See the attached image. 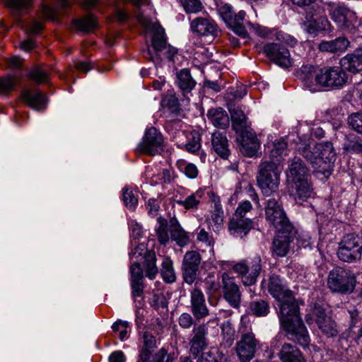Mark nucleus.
<instances>
[{
	"label": "nucleus",
	"instance_id": "obj_10",
	"mask_svg": "<svg viewBox=\"0 0 362 362\" xmlns=\"http://www.w3.org/2000/svg\"><path fill=\"white\" fill-rule=\"evenodd\" d=\"M265 216L276 229V231L288 232L293 229V226L289 221L281 206L275 199H269L265 206Z\"/></svg>",
	"mask_w": 362,
	"mask_h": 362
},
{
	"label": "nucleus",
	"instance_id": "obj_8",
	"mask_svg": "<svg viewBox=\"0 0 362 362\" xmlns=\"http://www.w3.org/2000/svg\"><path fill=\"white\" fill-rule=\"evenodd\" d=\"M152 45L156 52L155 56L152 54L149 49L144 52V56L151 59L156 65L159 64L160 60L158 53L163 54L169 60H173V57L177 52L175 47L167 43L164 30L160 27L155 29L152 38Z\"/></svg>",
	"mask_w": 362,
	"mask_h": 362
},
{
	"label": "nucleus",
	"instance_id": "obj_13",
	"mask_svg": "<svg viewBox=\"0 0 362 362\" xmlns=\"http://www.w3.org/2000/svg\"><path fill=\"white\" fill-rule=\"evenodd\" d=\"M163 136L155 127L146 129L142 141L138 145V149L143 153L154 156L163 151Z\"/></svg>",
	"mask_w": 362,
	"mask_h": 362
},
{
	"label": "nucleus",
	"instance_id": "obj_9",
	"mask_svg": "<svg viewBox=\"0 0 362 362\" xmlns=\"http://www.w3.org/2000/svg\"><path fill=\"white\" fill-rule=\"evenodd\" d=\"M302 27L305 32L312 35H316L321 31L331 30V24L320 6L312 7L306 12Z\"/></svg>",
	"mask_w": 362,
	"mask_h": 362
},
{
	"label": "nucleus",
	"instance_id": "obj_3",
	"mask_svg": "<svg viewBox=\"0 0 362 362\" xmlns=\"http://www.w3.org/2000/svg\"><path fill=\"white\" fill-rule=\"evenodd\" d=\"M298 149L311 163L313 173L318 179L323 180L331 175L335 160L332 143L327 141L313 144H299Z\"/></svg>",
	"mask_w": 362,
	"mask_h": 362
},
{
	"label": "nucleus",
	"instance_id": "obj_30",
	"mask_svg": "<svg viewBox=\"0 0 362 362\" xmlns=\"http://www.w3.org/2000/svg\"><path fill=\"white\" fill-rule=\"evenodd\" d=\"M349 46V41L344 37H340L332 40H323L318 49L321 52L329 53H338L344 52Z\"/></svg>",
	"mask_w": 362,
	"mask_h": 362
},
{
	"label": "nucleus",
	"instance_id": "obj_59",
	"mask_svg": "<svg viewBox=\"0 0 362 362\" xmlns=\"http://www.w3.org/2000/svg\"><path fill=\"white\" fill-rule=\"evenodd\" d=\"M197 240L206 244V245L211 247V250H213V245L214 243V238L210 235L204 228H201L197 233Z\"/></svg>",
	"mask_w": 362,
	"mask_h": 362
},
{
	"label": "nucleus",
	"instance_id": "obj_49",
	"mask_svg": "<svg viewBox=\"0 0 362 362\" xmlns=\"http://www.w3.org/2000/svg\"><path fill=\"white\" fill-rule=\"evenodd\" d=\"M178 168L181 171H183L187 177L189 178H195L198 175V169L193 163H187L184 160L178 163Z\"/></svg>",
	"mask_w": 362,
	"mask_h": 362
},
{
	"label": "nucleus",
	"instance_id": "obj_4",
	"mask_svg": "<svg viewBox=\"0 0 362 362\" xmlns=\"http://www.w3.org/2000/svg\"><path fill=\"white\" fill-rule=\"evenodd\" d=\"M238 332L240 339L236 343L235 352L240 362H250L255 356L259 341L256 339L247 317H241Z\"/></svg>",
	"mask_w": 362,
	"mask_h": 362
},
{
	"label": "nucleus",
	"instance_id": "obj_48",
	"mask_svg": "<svg viewBox=\"0 0 362 362\" xmlns=\"http://www.w3.org/2000/svg\"><path fill=\"white\" fill-rule=\"evenodd\" d=\"M201 261L200 255L195 251L188 252L185 255L182 266L199 268Z\"/></svg>",
	"mask_w": 362,
	"mask_h": 362
},
{
	"label": "nucleus",
	"instance_id": "obj_50",
	"mask_svg": "<svg viewBox=\"0 0 362 362\" xmlns=\"http://www.w3.org/2000/svg\"><path fill=\"white\" fill-rule=\"evenodd\" d=\"M221 332L224 339L228 343L231 344L233 341L235 332L230 321L227 320L223 323Z\"/></svg>",
	"mask_w": 362,
	"mask_h": 362
},
{
	"label": "nucleus",
	"instance_id": "obj_53",
	"mask_svg": "<svg viewBox=\"0 0 362 362\" xmlns=\"http://www.w3.org/2000/svg\"><path fill=\"white\" fill-rule=\"evenodd\" d=\"M348 124L353 129L362 134V112L350 115L348 118Z\"/></svg>",
	"mask_w": 362,
	"mask_h": 362
},
{
	"label": "nucleus",
	"instance_id": "obj_2",
	"mask_svg": "<svg viewBox=\"0 0 362 362\" xmlns=\"http://www.w3.org/2000/svg\"><path fill=\"white\" fill-rule=\"evenodd\" d=\"M298 76L304 87L313 93L323 88L341 87L348 80L341 66L320 67L312 64H303L298 71Z\"/></svg>",
	"mask_w": 362,
	"mask_h": 362
},
{
	"label": "nucleus",
	"instance_id": "obj_23",
	"mask_svg": "<svg viewBox=\"0 0 362 362\" xmlns=\"http://www.w3.org/2000/svg\"><path fill=\"white\" fill-rule=\"evenodd\" d=\"M276 235L273 241L272 252L279 257H284L287 255L290 243L293 239V229L288 232L276 231Z\"/></svg>",
	"mask_w": 362,
	"mask_h": 362
},
{
	"label": "nucleus",
	"instance_id": "obj_22",
	"mask_svg": "<svg viewBox=\"0 0 362 362\" xmlns=\"http://www.w3.org/2000/svg\"><path fill=\"white\" fill-rule=\"evenodd\" d=\"M313 315L316 317V322L318 327L324 334L328 337H334L337 334L334 322L326 315L324 309L321 307H315Z\"/></svg>",
	"mask_w": 362,
	"mask_h": 362
},
{
	"label": "nucleus",
	"instance_id": "obj_26",
	"mask_svg": "<svg viewBox=\"0 0 362 362\" xmlns=\"http://www.w3.org/2000/svg\"><path fill=\"white\" fill-rule=\"evenodd\" d=\"M192 312L197 319H201L208 315L209 311L205 303V298L200 289L194 288L191 292Z\"/></svg>",
	"mask_w": 362,
	"mask_h": 362
},
{
	"label": "nucleus",
	"instance_id": "obj_58",
	"mask_svg": "<svg viewBox=\"0 0 362 362\" xmlns=\"http://www.w3.org/2000/svg\"><path fill=\"white\" fill-rule=\"evenodd\" d=\"M344 149L350 153L362 152V144L357 140L347 139L344 144Z\"/></svg>",
	"mask_w": 362,
	"mask_h": 362
},
{
	"label": "nucleus",
	"instance_id": "obj_19",
	"mask_svg": "<svg viewBox=\"0 0 362 362\" xmlns=\"http://www.w3.org/2000/svg\"><path fill=\"white\" fill-rule=\"evenodd\" d=\"M21 100L30 108L40 111L46 108L47 98L45 94L37 88L23 90Z\"/></svg>",
	"mask_w": 362,
	"mask_h": 362
},
{
	"label": "nucleus",
	"instance_id": "obj_24",
	"mask_svg": "<svg viewBox=\"0 0 362 362\" xmlns=\"http://www.w3.org/2000/svg\"><path fill=\"white\" fill-rule=\"evenodd\" d=\"M240 142L243 153L247 157L254 156L257 152L260 143L255 132L252 130L245 129L240 132Z\"/></svg>",
	"mask_w": 362,
	"mask_h": 362
},
{
	"label": "nucleus",
	"instance_id": "obj_43",
	"mask_svg": "<svg viewBox=\"0 0 362 362\" xmlns=\"http://www.w3.org/2000/svg\"><path fill=\"white\" fill-rule=\"evenodd\" d=\"M74 24L77 29L86 33L91 31L97 26L96 19L92 15L76 20Z\"/></svg>",
	"mask_w": 362,
	"mask_h": 362
},
{
	"label": "nucleus",
	"instance_id": "obj_60",
	"mask_svg": "<svg viewBox=\"0 0 362 362\" xmlns=\"http://www.w3.org/2000/svg\"><path fill=\"white\" fill-rule=\"evenodd\" d=\"M132 295L134 299L141 297L143 294V280L131 281Z\"/></svg>",
	"mask_w": 362,
	"mask_h": 362
},
{
	"label": "nucleus",
	"instance_id": "obj_45",
	"mask_svg": "<svg viewBox=\"0 0 362 362\" xmlns=\"http://www.w3.org/2000/svg\"><path fill=\"white\" fill-rule=\"evenodd\" d=\"M18 82L16 76L7 75L0 78V94H6L12 91Z\"/></svg>",
	"mask_w": 362,
	"mask_h": 362
},
{
	"label": "nucleus",
	"instance_id": "obj_12",
	"mask_svg": "<svg viewBox=\"0 0 362 362\" xmlns=\"http://www.w3.org/2000/svg\"><path fill=\"white\" fill-rule=\"evenodd\" d=\"M218 12L228 26L247 42L249 35L243 22L245 12L240 11L238 13H234L232 6L227 4L221 5Z\"/></svg>",
	"mask_w": 362,
	"mask_h": 362
},
{
	"label": "nucleus",
	"instance_id": "obj_51",
	"mask_svg": "<svg viewBox=\"0 0 362 362\" xmlns=\"http://www.w3.org/2000/svg\"><path fill=\"white\" fill-rule=\"evenodd\" d=\"M247 24L253 29L257 35L262 37L273 39V36H275V31H277L276 30H269L259 25H252L250 22H247Z\"/></svg>",
	"mask_w": 362,
	"mask_h": 362
},
{
	"label": "nucleus",
	"instance_id": "obj_36",
	"mask_svg": "<svg viewBox=\"0 0 362 362\" xmlns=\"http://www.w3.org/2000/svg\"><path fill=\"white\" fill-rule=\"evenodd\" d=\"M233 129L236 132H241L247 127V117L244 112L238 107H233L229 109Z\"/></svg>",
	"mask_w": 362,
	"mask_h": 362
},
{
	"label": "nucleus",
	"instance_id": "obj_32",
	"mask_svg": "<svg viewBox=\"0 0 362 362\" xmlns=\"http://www.w3.org/2000/svg\"><path fill=\"white\" fill-rule=\"evenodd\" d=\"M252 228V222L250 218H233L229 223L230 233L235 237H243Z\"/></svg>",
	"mask_w": 362,
	"mask_h": 362
},
{
	"label": "nucleus",
	"instance_id": "obj_5",
	"mask_svg": "<svg viewBox=\"0 0 362 362\" xmlns=\"http://www.w3.org/2000/svg\"><path fill=\"white\" fill-rule=\"evenodd\" d=\"M356 285V274L350 269L341 267L333 268L327 277V287L334 293H351Z\"/></svg>",
	"mask_w": 362,
	"mask_h": 362
},
{
	"label": "nucleus",
	"instance_id": "obj_64",
	"mask_svg": "<svg viewBox=\"0 0 362 362\" xmlns=\"http://www.w3.org/2000/svg\"><path fill=\"white\" fill-rule=\"evenodd\" d=\"M193 324V319L188 313H182L179 317V325L185 329H189Z\"/></svg>",
	"mask_w": 362,
	"mask_h": 362
},
{
	"label": "nucleus",
	"instance_id": "obj_25",
	"mask_svg": "<svg viewBox=\"0 0 362 362\" xmlns=\"http://www.w3.org/2000/svg\"><path fill=\"white\" fill-rule=\"evenodd\" d=\"M156 348L155 337L149 332H144L141 336V346L139 350V361L150 362L153 352Z\"/></svg>",
	"mask_w": 362,
	"mask_h": 362
},
{
	"label": "nucleus",
	"instance_id": "obj_7",
	"mask_svg": "<svg viewBox=\"0 0 362 362\" xmlns=\"http://www.w3.org/2000/svg\"><path fill=\"white\" fill-rule=\"evenodd\" d=\"M233 269L244 285H253L262 271V259L257 255L247 258L234 264Z\"/></svg>",
	"mask_w": 362,
	"mask_h": 362
},
{
	"label": "nucleus",
	"instance_id": "obj_14",
	"mask_svg": "<svg viewBox=\"0 0 362 362\" xmlns=\"http://www.w3.org/2000/svg\"><path fill=\"white\" fill-rule=\"evenodd\" d=\"M263 53L281 67L291 66L292 60L288 49L279 43H269L262 48Z\"/></svg>",
	"mask_w": 362,
	"mask_h": 362
},
{
	"label": "nucleus",
	"instance_id": "obj_55",
	"mask_svg": "<svg viewBox=\"0 0 362 362\" xmlns=\"http://www.w3.org/2000/svg\"><path fill=\"white\" fill-rule=\"evenodd\" d=\"M211 221L216 226V229H214L215 231L219 229V228L223 225V211L221 207L215 204V207L214 211L211 213Z\"/></svg>",
	"mask_w": 362,
	"mask_h": 362
},
{
	"label": "nucleus",
	"instance_id": "obj_44",
	"mask_svg": "<svg viewBox=\"0 0 362 362\" xmlns=\"http://www.w3.org/2000/svg\"><path fill=\"white\" fill-rule=\"evenodd\" d=\"M202 196L203 192L202 191H197L187 197L184 200L179 201L178 204L187 209H197Z\"/></svg>",
	"mask_w": 362,
	"mask_h": 362
},
{
	"label": "nucleus",
	"instance_id": "obj_21",
	"mask_svg": "<svg viewBox=\"0 0 362 362\" xmlns=\"http://www.w3.org/2000/svg\"><path fill=\"white\" fill-rule=\"evenodd\" d=\"M286 177L289 182L300 181L309 177V170L300 158L295 157L289 161Z\"/></svg>",
	"mask_w": 362,
	"mask_h": 362
},
{
	"label": "nucleus",
	"instance_id": "obj_40",
	"mask_svg": "<svg viewBox=\"0 0 362 362\" xmlns=\"http://www.w3.org/2000/svg\"><path fill=\"white\" fill-rule=\"evenodd\" d=\"M250 313L257 317H265L270 310L269 303L264 300H253L250 303Z\"/></svg>",
	"mask_w": 362,
	"mask_h": 362
},
{
	"label": "nucleus",
	"instance_id": "obj_57",
	"mask_svg": "<svg viewBox=\"0 0 362 362\" xmlns=\"http://www.w3.org/2000/svg\"><path fill=\"white\" fill-rule=\"evenodd\" d=\"M173 356L168 354L164 348L159 349L151 359L152 362H173Z\"/></svg>",
	"mask_w": 362,
	"mask_h": 362
},
{
	"label": "nucleus",
	"instance_id": "obj_28",
	"mask_svg": "<svg viewBox=\"0 0 362 362\" xmlns=\"http://www.w3.org/2000/svg\"><path fill=\"white\" fill-rule=\"evenodd\" d=\"M281 362H305L301 351L289 343H284L278 354Z\"/></svg>",
	"mask_w": 362,
	"mask_h": 362
},
{
	"label": "nucleus",
	"instance_id": "obj_46",
	"mask_svg": "<svg viewBox=\"0 0 362 362\" xmlns=\"http://www.w3.org/2000/svg\"><path fill=\"white\" fill-rule=\"evenodd\" d=\"M28 77L35 81L37 83H47L49 81L48 73L42 67H35L28 74Z\"/></svg>",
	"mask_w": 362,
	"mask_h": 362
},
{
	"label": "nucleus",
	"instance_id": "obj_15",
	"mask_svg": "<svg viewBox=\"0 0 362 362\" xmlns=\"http://www.w3.org/2000/svg\"><path fill=\"white\" fill-rule=\"evenodd\" d=\"M329 15L332 20L344 30H351L356 21L355 12L343 4L333 6Z\"/></svg>",
	"mask_w": 362,
	"mask_h": 362
},
{
	"label": "nucleus",
	"instance_id": "obj_41",
	"mask_svg": "<svg viewBox=\"0 0 362 362\" xmlns=\"http://www.w3.org/2000/svg\"><path fill=\"white\" fill-rule=\"evenodd\" d=\"M123 192V201L129 210H134L138 204L139 192L136 189L124 187Z\"/></svg>",
	"mask_w": 362,
	"mask_h": 362
},
{
	"label": "nucleus",
	"instance_id": "obj_39",
	"mask_svg": "<svg viewBox=\"0 0 362 362\" xmlns=\"http://www.w3.org/2000/svg\"><path fill=\"white\" fill-rule=\"evenodd\" d=\"M158 226L156 228L157 238L161 245H166L170 240L168 223L167 220L159 217L157 219Z\"/></svg>",
	"mask_w": 362,
	"mask_h": 362
},
{
	"label": "nucleus",
	"instance_id": "obj_27",
	"mask_svg": "<svg viewBox=\"0 0 362 362\" xmlns=\"http://www.w3.org/2000/svg\"><path fill=\"white\" fill-rule=\"evenodd\" d=\"M177 138L185 136L187 139L186 142L177 141L178 147L183 148L189 153H196L201 148V135L198 131L193 130L188 133L181 132L177 133Z\"/></svg>",
	"mask_w": 362,
	"mask_h": 362
},
{
	"label": "nucleus",
	"instance_id": "obj_11",
	"mask_svg": "<svg viewBox=\"0 0 362 362\" xmlns=\"http://www.w3.org/2000/svg\"><path fill=\"white\" fill-rule=\"evenodd\" d=\"M362 255V238L354 233L344 236L339 243L338 257L347 262L359 259Z\"/></svg>",
	"mask_w": 362,
	"mask_h": 362
},
{
	"label": "nucleus",
	"instance_id": "obj_63",
	"mask_svg": "<svg viewBox=\"0 0 362 362\" xmlns=\"http://www.w3.org/2000/svg\"><path fill=\"white\" fill-rule=\"evenodd\" d=\"M23 28L32 34H37L42 29V24L38 21H33L23 25Z\"/></svg>",
	"mask_w": 362,
	"mask_h": 362
},
{
	"label": "nucleus",
	"instance_id": "obj_17",
	"mask_svg": "<svg viewBox=\"0 0 362 362\" xmlns=\"http://www.w3.org/2000/svg\"><path fill=\"white\" fill-rule=\"evenodd\" d=\"M223 296L226 300L233 308H238L240 304L241 293L239 286L233 277L227 273L222 275Z\"/></svg>",
	"mask_w": 362,
	"mask_h": 362
},
{
	"label": "nucleus",
	"instance_id": "obj_1",
	"mask_svg": "<svg viewBox=\"0 0 362 362\" xmlns=\"http://www.w3.org/2000/svg\"><path fill=\"white\" fill-rule=\"evenodd\" d=\"M267 290L279 303L278 316L288 339L298 342L303 348L308 347L310 338L299 315L298 306L292 291L288 289L284 279L274 274L269 278Z\"/></svg>",
	"mask_w": 362,
	"mask_h": 362
},
{
	"label": "nucleus",
	"instance_id": "obj_62",
	"mask_svg": "<svg viewBox=\"0 0 362 362\" xmlns=\"http://www.w3.org/2000/svg\"><path fill=\"white\" fill-rule=\"evenodd\" d=\"M275 37L276 40H282L291 47H294L297 44L296 39L282 32L275 31Z\"/></svg>",
	"mask_w": 362,
	"mask_h": 362
},
{
	"label": "nucleus",
	"instance_id": "obj_61",
	"mask_svg": "<svg viewBox=\"0 0 362 362\" xmlns=\"http://www.w3.org/2000/svg\"><path fill=\"white\" fill-rule=\"evenodd\" d=\"M131 281L143 280V272L139 263H133L130 267Z\"/></svg>",
	"mask_w": 362,
	"mask_h": 362
},
{
	"label": "nucleus",
	"instance_id": "obj_35",
	"mask_svg": "<svg viewBox=\"0 0 362 362\" xmlns=\"http://www.w3.org/2000/svg\"><path fill=\"white\" fill-rule=\"evenodd\" d=\"M287 155V143L284 139H280L274 142L272 148L270 151L269 160H266L265 162L273 163L279 160V166H282V160Z\"/></svg>",
	"mask_w": 362,
	"mask_h": 362
},
{
	"label": "nucleus",
	"instance_id": "obj_52",
	"mask_svg": "<svg viewBox=\"0 0 362 362\" xmlns=\"http://www.w3.org/2000/svg\"><path fill=\"white\" fill-rule=\"evenodd\" d=\"M199 268L182 266V275L185 281L188 284H193L197 277Z\"/></svg>",
	"mask_w": 362,
	"mask_h": 362
},
{
	"label": "nucleus",
	"instance_id": "obj_37",
	"mask_svg": "<svg viewBox=\"0 0 362 362\" xmlns=\"http://www.w3.org/2000/svg\"><path fill=\"white\" fill-rule=\"evenodd\" d=\"M177 83L181 90L186 92H190L196 85L189 71L186 69L180 70L177 74Z\"/></svg>",
	"mask_w": 362,
	"mask_h": 362
},
{
	"label": "nucleus",
	"instance_id": "obj_16",
	"mask_svg": "<svg viewBox=\"0 0 362 362\" xmlns=\"http://www.w3.org/2000/svg\"><path fill=\"white\" fill-rule=\"evenodd\" d=\"M130 255L136 258L144 257L145 259L146 276L150 279H154L158 274V268L156 265V255L154 252L147 250L144 243H140L136 246L134 251H132Z\"/></svg>",
	"mask_w": 362,
	"mask_h": 362
},
{
	"label": "nucleus",
	"instance_id": "obj_38",
	"mask_svg": "<svg viewBox=\"0 0 362 362\" xmlns=\"http://www.w3.org/2000/svg\"><path fill=\"white\" fill-rule=\"evenodd\" d=\"M341 64L346 69L353 73L362 70V59L359 55L348 54L341 60Z\"/></svg>",
	"mask_w": 362,
	"mask_h": 362
},
{
	"label": "nucleus",
	"instance_id": "obj_20",
	"mask_svg": "<svg viewBox=\"0 0 362 362\" xmlns=\"http://www.w3.org/2000/svg\"><path fill=\"white\" fill-rule=\"evenodd\" d=\"M192 332L194 336L189 341L190 353L194 357H197L206 348L208 327L206 325H199L194 327Z\"/></svg>",
	"mask_w": 362,
	"mask_h": 362
},
{
	"label": "nucleus",
	"instance_id": "obj_6",
	"mask_svg": "<svg viewBox=\"0 0 362 362\" xmlns=\"http://www.w3.org/2000/svg\"><path fill=\"white\" fill-rule=\"evenodd\" d=\"M281 170L282 166H279V160L273 163L263 162L260 164L257 180L264 195L269 197L278 190Z\"/></svg>",
	"mask_w": 362,
	"mask_h": 362
},
{
	"label": "nucleus",
	"instance_id": "obj_31",
	"mask_svg": "<svg viewBox=\"0 0 362 362\" xmlns=\"http://www.w3.org/2000/svg\"><path fill=\"white\" fill-rule=\"evenodd\" d=\"M293 183L295 185V200L297 203L302 204L308 199L314 197L315 193L308 178Z\"/></svg>",
	"mask_w": 362,
	"mask_h": 362
},
{
	"label": "nucleus",
	"instance_id": "obj_29",
	"mask_svg": "<svg viewBox=\"0 0 362 362\" xmlns=\"http://www.w3.org/2000/svg\"><path fill=\"white\" fill-rule=\"evenodd\" d=\"M211 142L212 149L222 158L226 159L229 154L228 140L226 136L220 132H215L211 134Z\"/></svg>",
	"mask_w": 362,
	"mask_h": 362
},
{
	"label": "nucleus",
	"instance_id": "obj_42",
	"mask_svg": "<svg viewBox=\"0 0 362 362\" xmlns=\"http://www.w3.org/2000/svg\"><path fill=\"white\" fill-rule=\"evenodd\" d=\"M161 275L165 281L173 283L176 276L173 267V262L168 257L164 258L162 262Z\"/></svg>",
	"mask_w": 362,
	"mask_h": 362
},
{
	"label": "nucleus",
	"instance_id": "obj_54",
	"mask_svg": "<svg viewBox=\"0 0 362 362\" xmlns=\"http://www.w3.org/2000/svg\"><path fill=\"white\" fill-rule=\"evenodd\" d=\"M8 6L18 13L21 9L27 8L32 4V0H5Z\"/></svg>",
	"mask_w": 362,
	"mask_h": 362
},
{
	"label": "nucleus",
	"instance_id": "obj_47",
	"mask_svg": "<svg viewBox=\"0 0 362 362\" xmlns=\"http://www.w3.org/2000/svg\"><path fill=\"white\" fill-rule=\"evenodd\" d=\"M187 13H196L202 11V5L199 0H179Z\"/></svg>",
	"mask_w": 362,
	"mask_h": 362
},
{
	"label": "nucleus",
	"instance_id": "obj_18",
	"mask_svg": "<svg viewBox=\"0 0 362 362\" xmlns=\"http://www.w3.org/2000/svg\"><path fill=\"white\" fill-rule=\"evenodd\" d=\"M192 30L201 36L211 37L218 36L220 30L217 24L209 18H196L191 23Z\"/></svg>",
	"mask_w": 362,
	"mask_h": 362
},
{
	"label": "nucleus",
	"instance_id": "obj_56",
	"mask_svg": "<svg viewBox=\"0 0 362 362\" xmlns=\"http://www.w3.org/2000/svg\"><path fill=\"white\" fill-rule=\"evenodd\" d=\"M155 183H170L173 180V173L170 169H163L160 173L154 176Z\"/></svg>",
	"mask_w": 362,
	"mask_h": 362
},
{
	"label": "nucleus",
	"instance_id": "obj_33",
	"mask_svg": "<svg viewBox=\"0 0 362 362\" xmlns=\"http://www.w3.org/2000/svg\"><path fill=\"white\" fill-rule=\"evenodd\" d=\"M170 233L172 240L180 247H184L189 243V234L182 229L175 218L170 219Z\"/></svg>",
	"mask_w": 362,
	"mask_h": 362
},
{
	"label": "nucleus",
	"instance_id": "obj_34",
	"mask_svg": "<svg viewBox=\"0 0 362 362\" xmlns=\"http://www.w3.org/2000/svg\"><path fill=\"white\" fill-rule=\"evenodd\" d=\"M207 117L216 127L225 129L229 125V117L226 112L221 107L209 110Z\"/></svg>",
	"mask_w": 362,
	"mask_h": 362
}]
</instances>
